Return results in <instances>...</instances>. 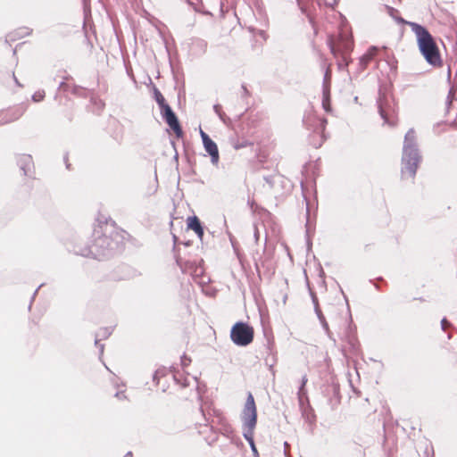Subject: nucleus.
<instances>
[{
    "mask_svg": "<svg viewBox=\"0 0 457 457\" xmlns=\"http://www.w3.org/2000/svg\"><path fill=\"white\" fill-rule=\"evenodd\" d=\"M64 162H65V163H66V167H67V169H70V163H68V158H67V156H64Z\"/></svg>",
    "mask_w": 457,
    "mask_h": 457,
    "instance_id": "50",
    "label": "nucleus"
},
{
    "mask_svg": "<svg viewBox=\"0 0 457 457\" xmlns=\"http://www.w3.org/2000/svg\"><path fill=\"white\" fill-rule=\"evenodd\" d=\"M153 94H154V98L156 101L157 104L159 105L160 109H162L164 106L168 105L164 96H162L161 91L156 87H154Z\"/></svg>",
    "mask_w": 457,
    "mask_h": 457,
    "instance_id": "21",
    "label": "nucleus"
},
{
    "mask_svg": "<svg viewBox=\"0 0 457 457\" xmlns=\"http://www.w3.org/2000/svg\"><path fill=\"white\" fill-rule=\"evenodd\" d=\"M17 164L22 170L24 176H31V170L34 167L31 155L20 154L17 158Z\"/></svg>",
    "mask_w": 457,
    "mask_h": 457,
    "instance_id": "10",
    "label": "nucleus"
},
{
    "mask_svg": "<svg viewBox=\"0 0 457 457\" xmlns=\"http://www.w3.org/2000/svg\"><path fill=\"white\" fill-rule=\"evenodd\" d=\"M243 436L250 444L253 440L254 429L257 424V408L253 395L248 392L241 413Z\"/></svg>",
    "mask_w": 457,
    "mask_h": 457,
    "instance_id": "4",
    "label": "nucleus"
},
{
    "mask_svg": "<svg viewBox=\"0 0 457 457\" xmlns=\"http://www.w3.org/2000/svg\"><path fill=\"white\" fill-rule=\"evenodd\" d=\"M320 322L322 326V328L325 330L327 336L335 342L336 340H335V338L332 337V335H331L328 324L326 320V318L320 320Z\"/></svg>",
    "mask_w": 457,
    "mask_h": 457,
    "instance_id": "29",
    "label": "nucleus"
},
{
    "mask_svg": "<svg viewBox=\"0 0 457 457\" xmlns=\"http://www.w3.org/2000/svg\"><path fill=\"white\" fill-rule=\"evenodd\" d=\"M204 150L211 156V162L212 164L216 165L219 162L220 155L219 150L216 143L211 138L206 137L205 142L203 144Z\"/></svg>",
    "mask_w": 457,
    "mask_h": 457,
    "instance_id": "12",
    "label": "nucleus"
},
{
    "mask_svg": "<svg viewBox=\"0 0 457 457\" xmlns=\"http://www.w3.org/2000/svg\"><path fill=\"white\" fill-rule=\"evenodd\" d=\"M287 447H289V445L287 444V442H285V443H284L285 454H287Z\"/></svg>",
    "mask_w": 457,
    "mask_h": 457,
    "instance_id": "52",
    "label": "nucleus"
},
{
    "mask_svg": "<svg viewBox=\"0 0 457 457\" xmlns=\"http://www.w3.org/2000/svg\"><path fill=\"white\" fill-rule=\"evenodd\" d=\"M176 262H177V264H178V265L182 269L181 261H180V259H179V258H177V259H176Z\"/></svg>",
    "mask_w": 457,
    "mask_h": 457,
    "instance_id": "51",
    "label": "nucleus"
},
{
    "mask_svg": "<svg viewBox=\"0 0 457 457\" xmlns=\"http://www.w3.org/2000/svg\"><path fill=\"white\" fill-rule=\"evenodd\" d=\"M254 337V330L252 326L244 321L236 322L230 330V339L237 346L249 345Z\"/></svg>",
    "mask_w": 457,
    "mask_h": 457,
    "instance_id": "5",
    "label": "nucleus"
},
{
    "mask_svg": "<svg viewBox=\"0 0 457 457\" xmlns=\"http://www.w3.org/2000/svg\"><path fill=\"white\" fill-rule=\"evenodd\" d=\"M421 161L416 133L413 129H410L404 136L403 154H402V177L409 176L414 179L419 163Z\"/></svg>",
    "mask_w": 457,
    "mask_h": 457,
    "instance_id": "3",
    "label": "nucleus"
},
{
    "mask_svg": "<svg viewBox=\"0 0 457 457\" xmlns=\"http://www.w3.org/2000/svg\"><path fill=\"white\" fill-rule=\"evenodd\" d=\"M31 33V29L29 28H21L13 32L9 33L6 36V42L15 41Z\"/></svg>",
    "mask_w": 457,
    "mask_h": 457,
    "instance_id": "18",
    "label": "nucleus"
},
{
    "mask_svg": "<svg viewBox=\"0 0 457 457\" xmlns=\"http://www.w3.org/2000/svg\"><path fill=\"white\" fill-rule=\"evenodd\" d=\"M112 330L109 328H102L96 333V338L97 339H106L109 336H111Z\"/></svg>",
    "mask_w": 457,
    "mask_h": 457,
    "instance_id": "27",
    "label": "nucleus"
},
{
    "mask_svg": "<svg viewBox=\"0 0 457 457\" xmlns=\"http://www.w3.org/2000/svg\"><path fill=\"white\" fill-rule=\"evenodd\" d=\"M194 232L197 235V237H199V239H201V240H202V238H203V237H204V228L202 227V228H200L199 230H195Z\"/></svg>",
    "mask_w": 457,
    "mask_h": 457,
    "instance_id": "42",
    "label": "nucleus"
},
{
    "mask_svg": "<svg viewBox=\"0 0 457 457\" xmlns=\"http://www.w3.org/2000/svg\"><path fill=\"white\" fill-rule=\"evenodd\" d=\"M442 330H446L447 328L451 327L452 324L449 322L446 318H443L440 322Z\"/></svg>",
    "mask_w": 457,
    "mask_h": 457,
    "instance_id": "33",
    "label": "nucleus"
},
{
    "mask_svg": "<svg viewBox=\"0 0 457 457\" xmlns=\"http://www.w3.org/2000/svg\"><path fill=\"white\" fill-rule=\"evenodd\" d=\"M331 84V71L329 69H327L323 77L322 82V90H326V88L330 90Z\"/></svg>",
    "mask_w": 457,
    "mask_h": 457,
    "instance_id": "26",
    "label": "nucleus"
},
{
    "mask_svg": "<svg viewBox=\"0 0 457 457\" xmlns=\"http://www.w3.org/2000/svg\"><path fill=\"white\" fill-rule=\"evenodd\" d=\"M190 362H191V359H190V358H188L187 355H185V354H184V355L181 357V365H182L183 367H187V366H188Z\"/></svg>",
    "mask_w": 457,
    "mask_h": 457,
    "instance_id": "35",
    "label": "nucleus"
},
{
    "mask_svg": "<svg viewBox=\"0 0 457 457\" xmlns=\"http://www.w3.org/2000/svg\"><path fill=\"white\" fill-rule=\"evenodd\" d=\"M124 457H132V453L131 452H128Z\"/></svg>",
    "mask_w": 457,
    "mask_h": 457,
    "instance_id": "55",
    "label": "nucleus"
},
{
    "mask_svg": "<svg viewBox=\"0 0 457 457\" xmlns=\"http://www.w3.org/2000/svg\"><path fill=\"white\" fill-rule=\"evenodd\" d=\"M337 66L339 70H344L349 65V56L345 54H338L337 56Z\"/></svg>",
    "mask_w": 457,
    "mask_h": 457,
    "instance_id": "25",
    "label": "nucleus"
},
{
    "mask_svg": "<svg viewBox=\"0 0 457 457\" xmlns=\"http://www.w3.org/2000/svg\"><path fill=\"white\" fill-rule=\"evenodd\" d=\"M297 397H298L299 406L303 411V416H306V419L309 420L308 412H307L306 408L304 407L305 403H309V399L307 396L306 389L304 388L303 390H301V388H298Z\"/></svg>",
    "mask_w": 457,
    "mask_h": 457,
    "instance_id": "16",
    "label": "nucleus"
},
{
    "mask_svg": "<svg viewBox=\"0 0 457 457\" xmlns=\"http://www.w3.org/2000/svg\"><path fill=\"white\" fill-rule=\"evenodd\" d=\"M115 396L119 399H124L126 398L125 394L123 391H119L115 394Z\"/></svg>",
    "mask_w": 457,
    "mask_h": 457,
    "instance_id": "44",
    "label": "nucleus"
},
{
    "mask_svg": "<svg viewBox=\"0 0 457 457\" xmlns=\"http://www.w3.org/2000/svg\"><path fill=\"white\" fill-rule=\"evenodd\" d=\"M307 381H308L307 376L306 375L303 376L302 380H301V385L299 386V388H301V390H303L305 388Z\"/></svg>",
    "mask_w": 457,
    "mask_h": 457,
    "instance_id": "41",
    "label": "nucleus"
},
{
    "mask_svg": "<svg viewBox=\"0 0 457 457\" xmlns=\"http://www.w3.org/2000/svg\"><path fill=\"white\" fill-rule=\"evenodd\" d=\"M378 49L377 47L375 46H372L370 47L368 52L365 54L366 55H370V60L373 59V57L375 56L376 53H377Z\"/></svg>",
    "mask_w": 457,
    "mask_h": 457,
    "instance_id": "37",
    "label": "nucleus"
},
{
    "mask_svg": "<svg viewBox=\"0 0 457 457\" xmlns=\"http://www.w3.org/2000/svg\"><path fill=\"white\" fill-rule=\"evenodd\" d=\"M45 97V91H37L33 94L32 96V100L34 102H40L44 99Z\"/></svg>",
    "mask_w": 457,
    "mask_h": 457,
    "instance_id": "30",
    "label": "nucleus"
},
{
    "mask_svg": "<svg viewBox=\"0 0 457 457\" xmlns=\"http://www.w3.org/2000/svg\"><path fill=\"white\" fill-rule=\"evenodd\" d=\"M370 55L363 54L359 59V70L361 71L366 69L368 63L370 62Z\"/></svg>",
    "mask_w": 457,
    "mask_h": 457,
    "instance_id": "28",
    "label": "nucleus"
},
{
    "mask_svg": "<svg viewBox=\"0 0 457 457\" xmlns=\"http://www.w3.org/2000/svg\"><path fill=\"white\" fill-rule=\"evenodd\" d=\"M447 337H448V339H451L452 338V335L449 334Z\"/></svg>",
    "mask_w": 457,
    "mask_h": 457,
    "instance_id": "57",
    "label": "nucleus"
},
{
    "mask_svg": "<svg viewBox=\"0 0 457 457\" xmlns=\"http://www.w3.org/2000/svg\"><path fill=\"white\" fill-rule=\"evenodd\" d=\"M161 115L169 127L174 131L177 137H183V130L179 124V119L171 107L168 104L160 109Z\"/></svg>",
    "mask_w": 457,
    "mask_h": 457,
    "instance_id": "6",
    "label": "nucleus"
},
{
    "mask_svg": "<svg viewBox=\"0 0 457 457\" xmlns=\"http://www.w3.org/2000/svg\"><path fill=\"white\" fill-rule=\"evenodd\" d=\"M163 375V372L162 370H156L154 375H153V380L154 382H155L156 384L159 383V378L160 376H162Z\"/></svg>",
    "mask_w": 457,
    "mask_h": 457,
    "instance_id": "36",
    "label": "nucleus"
},
{
    "mask_svg": "<svg viewBox=\"0 0 457 457\" xmlns=\"http://www.w3.org/2000/svg\"><path fill=\"white\" fill-rule=\"evenodd\" d=\"M411 31L416 35L419 50L426 62L434 67L442 65L438 46L430 32L422 25L409 22Z\"/></svg>",
    "mask_w": 457,
    "mask_h": 457,
    "instance_id": "2",
    "label": "nucleus"
},
{
    "mask_svg": "<svg viewBox=\"0 0 457 457\" xmlns=\"http://www.w3.org/2000/svg\"><path fill=\"white\" fill-rule=\"evenodd\" d=\"M255 269H256V271L259 273L260 272V267H259V263L258 262H255Z\"/></svg>",
    "mask_w": 457,
    "mask_h": 457,
    "instance_id": "54",
    "label": "nucleus"
},
{
    "mask_svg": "<svg viewBox=\"0 0 457 457\" xmlns=\"http://www.w3.org/2000/svg\"><path fill=\"white\" fill-rule=\"evenodd\" d=\"M309 213H310V211H309V204L308 202L306 203V214H307V220H309Z\"/></svg>",
    "mask_w": 457,
    "mask_h": 457,
    "instance_id": "48",
    "label": "nucleus"
},
{
    "mask_svg": "<svg viewBox=\"0 0 457 457\" xmlns=\"http://www.w3.org/2000/svg\"><path fill=\"white\" fill-rule=\"evenodd\" d=\"M311 296H312V303H313V307L314 308L320 307L318 297L316 296V295L313 292H311Z\"/></svg>",
    "mask_w": 457,
    "mask_h": 457,
    "instance_id": "39",
    "label": "nucleus"
},
{
    "mask_svg": "<svg viewBox=\"0 0 457 457\" xmlns=\"http://www.w3.org/2000/svg\"><path fill=\"white\" fill-rule=\"evenodd\" d=\"M254 238L256 241H258V239H259V231H258L257 228H255V229H254Z\"/></svg>",
    "mask_w": 457,
    "mask_h": 457,
    "instance_id": "46",
    "label": "nucleus"
},
{
    "mask_svg": "<svg viewBox=\"0 0 457 457\" xmlns=\"http://www.w3.org/2000/svg\"><path fill=\"white\" fill-rule=\"evenodd\" d=\"M187 228L193 231L199 230L203 227L199 218L195 215L187 218Z\"/></svg>",
    "mask_w": 457,
    "mask_h": 457,
    "instance_id": "20",
    "label": "nucleus"
},
{
    "mask_svg": "<svg viewBox=\"0 0 457 457\" xmlns=\"http://www.w3.org/2000/svg\"><path fill=\"white\" fill-rule=\"evenodd\" d=\"M328 45L330 49L331 54L337 58L338 54H345L349 56L352 51V43L343 37H340L337 45L334 43V39L329 37L328 39Z\"/></svg>",
    "mask_w": 457,
    "mask_h": 457,
    "instance_id": "8",
    "label": "nucleus"
},
{
    "mask_svg": "<svg viewBox=\"0 0 457 457\" xmlns=\"http://www.w3.org/2000/svg\"><path fill=\"white\" fill-rule=\"evenodd\" d=\"M387 13L392 17L398 24H408L410 21H405L403 18L398 15V10L389 5L385 6Z\"/></svg>",
    "mask_w": 457,
    "mask_h": 457,
    "instance_id": "19",
    "label": "nucleus"
},
{
    "mask_svg": "<svg viewBox=\"0 0 457 457\" xmlns=\"http://www.w3.org/2000/svg\"><path fill=\"white\" fill-rule=\"evenodd\" d=\"M314 312H315V313H316L317 318L319 319V320H321V319H323V318H325V316L323 315V313H322V312H321V310H320V307H316V308H314Z\"/></svg>",
    "mask_w": 457,
    "mask_h": 457,
    "instance_id": "40",
    "label": "nucleus"
},
{
    "mask_svg": "<svg viewBox=\"0 0 457 457\" xmlns=\"http://www.w3.org/2000/svg\"><path fill=\"white\" fill-rule=\"evenodd\" d=\"M249 445H250V448H251V451L253 453V457H259V453H258V450H257L256 445L254 444V441H252L249 444Z\"/></svg>",
    "mask_w": 457,
    "mask_h": 457,
    "instance_id": "34",
    "label": "nucleus"
},
{
    "mask_svg": "<svg viewBox=\"0 0 457 457\" xmlns=\"http://www.w3.org/2000/svg\"><path fill=\"white\" fill-rule=\"evenodd\" d=\"M59 90H62L63 92H71L72 95L86 97V90L85 88L79 86H69L64 82H61L58 87Z\"/></svg>",
    "mask_w": 457,
    "mask_h": 457,
    "instance_id": "15",
    "label": "nucleus"
},
{
    "mask_svg": "<svg viewBox=\"0 0 457 457\" xmlns=\"http://www.w3.org/2000/svg\"><path fill=\"white\" fill-rule=\"evenodd\" d=\"M357 101H358V97H357V96H355V97H354V102H357Z\"/></svg>",
    "mask_w": 457,
    "mask_h": 457,
    "instance_id": "58",
    "label": "nucleus"
},
{
    "mask_svg": "<svg viewBox=\"0 0 457 457\" xmlns=\"http://www.w3.org/2000/svg\"><path fill=\"white\" fill-rule=\"evenodd\" d=\"M333 386L334 394H335V395L338 394V392H339V387H338V386H337V385H336V384H333V386Z\"/></svg>",
    "mask_w": 457,
    "mask_h": 457,
    "instance_id": "45",
    "label": "nucleus"
},
{
    "mask_svg": "<svg viewBox=\"0 0 457 457\" xmlns=\"http://www.w3.org/2000/svg\"><path fill=\"white\" fill-rule=\"evenodd\" d=\"M263 179L266 181V183H267V184H269V186H270V187H273V185H274V179H273V176H270V175H269V176H264V177H263Z\"/></svg>",
    "mask_w": 457,
    "mask_h": 457,
    "instance_id": "38",
    "label": "nucleus"
},
{
    "mask_svg": "<svg viewBox=\"0 0 457 457\" xmlns=\"http://www.w3.org/2000/svg\"><path fill=\"white\" fill-rule=\"evenodd\" d=\"M43 285H40L34 292L33 295H32V300L34 299V297L36 296V295L37 294V291L38 289L42 287Z\"/></svg>",
    "mask_w": 457,
    "mask_h": 457,
    "instance_id": "49",
    "label": "nucleus"
},
{
    "mask_svg": "<svg viewBox=\"0 0 457 457\" xmlns=\"http://www.w3.org/2000/svg\"><path fill=\"white\" fill-rule=\"evenodd\" d=\"M241 88H242V93H241L242 99L248 98L250 96V92L247 89L246 86L245 84H242Z\"/></svg>",
    "mask_w": 457,
    "mask_h": 457,
    "instance_id": "32",
    "label": "nucleus"
},
{
    "mask_svg": "<svg viewBox=\"0 0 457 457\" xmlns=\"http://www.w3.org/2000/svg\"><path fill=\"white\" fill-rule=\"evenodd\" d=\"M378 112H379L380 117L384 120V121L386 123L391 125L392 123L389 120L387 112H386V111L385 109V106H384L383 100L381 98H379L378 100Z\"/></svg>",
    "mask_w": 457,
    "mask_h": 457,
    "instance_id": "23",
    "label": "nucleus"
},
{
    "mask_svg": "<svg viewBox=\"0 0 457 457\" xmlns=\"http://www.w3.org/2000/svg\"><path fill=\"white\" fill-rule=\"evenodd\" d=\"M31 33V29L29 28H21L13 32L9 33L6 36V42L15 41Z\"/></svg>",
    "mask_w": 457,
    "mask_h": 457,
    "instance_id": "17",
    "label": "nucleus"
},
{
    "mask_svg": "<svg viewBox=\"0 0 457 457\" xmlns=\"http://www.w3.org/2000/svg\"><path fill=\"white\" fill-rule=\"evenodd\" d=\"M95 345L99 349V359L101 360L102 356L104 354V344H100V339L96 338L95 339Z\"/></svg>",
    "mask_w": 457,
    "mask_h": 457,
    "instance_id": "31",
    "label": "nucleus"
},
{
    "mask_svg": "<svg viewBox=\"0 0 457 457\" xmlns=\"http://www.w3.org/2000/svg\"><path fill=\"white\" fill-rule=\"evenodd\" d=\"M267 351L268 355L264 359L265 365L269 367V370L273 373L274 370L273 367L277 362V358L275 353H273V342L270 340L267 341Z\"/></svg>",
    "mask_w": 457,
    "mask_h": 457,
    "instance_id": "14",
    "label": "nucleus"
},
{
    "mask_svg": "<svg viewBox=\"0 0 457 457\" xmlns=\"http://www.w3.org/2000/svg\"><path fill=\"white\" fill-rule=\"evenodd\" d=\"M305 127L309 130L320 135L324 138V131L327 125V119L324 117H318L313 113H309L303 117V120Z\"/></svg>",
    "mask_w": 457,
    "mask_h": 457,
    "instance_id": "7",
    "label": "nucleus"
},
{
    "mask_svg": "<svg viewBox=\"0 0 457 457\" xmlns=\"http://www.w3.org/2000/svg\"><path fill=\"white\" fill-rule=\"evenodd\" d=\"M173 239H174V243H176L177 237H176V236H173Z\"/></svg>",
    "mask_w": 457,
    "mask_h": 457,
    "instance_id": "56",
    "label": "nucleus"
},
{
    "mask_svg": "<svg viewBox=\"0 0 457 457\" xmlns=\"http://www.w3.org/2000/svg\"><path fill=\"white\" fill-rule=\"evenodd\" d=\"M107 226L104 230L102 227L96 228L93 233L94 241L91 245L74 248L76 254L102 260L120 252L123 247V236L118 231L112 230L107 234Z\"/></svg>",
    "mask_w": 457,
    "mask_h": 457,
    "instance_id": "1",
    "label": "nucleus"
},
{
    "mask_svg": "<svg viewBox=\"0 0 457 457\" xmlns=\"http://www.w3.org/2000/svg\"><path fill=\"white\" fill-rule=\"evenodd\" d=\"M344 340L348 345L349 351L352 353H355L359 348V342L355 334V331L353 329L351 326H348L345 331V335L344 337Z\"/></svg>",
    "mask_w": 457,
    "mask_h": 457,
    "instance_id": "11",
    "label": "nucleus"
},
{
    "mask_svg": "<svg viewBox=\"0 0 457 457\" xmlns=\"http://www.w3.org/2000/svg\"><path fill=\"white\" fill-rule=\"evenodd\" d=\"M137 271L127 264H121L117 266L110 274L112 280L120 281L133 278L136 277Z\"/></svg>",
    "mask_w": 457,
    "mask_h": 457,
    "instance_id": "9",
    "label": "nucleus"
},
{
    "mask_svg": "<svg viewBox=\"0 0 457 457\" xmlns=\"http://www.w3.org/2000/svg\"><path fill=\"white\" fill-rule=\"evenodd\" d=\"M213 111L219 116V118L220 119V120L223 123L227 124L230 120L229 118L227 117L225 112L222 111V107L220 104H214Z\"/></svg>",
    "mask_w": 457,
    "mask_h": 457,
    "instance_id": "24",
    "label": "nucleus"
},
{
    "mask_svg": "<svg viewBox=\"0 0 457 457\" xmlns=\"http://www.w3.org/2000/svg\"><path fill=\"white\" fill-rule=\"evenodd\" d=\"M6 124V120L3 119V116L0 115V126Z\"/></svg>",
    "mask_w": 457,
    "mask_h": 457,
    "instance_id": "47",
    "label": "nucleus"
},
{
    "mask_svg": "<svg viewBox=\"0 0 457 457\" xmlns=\"http://www.w3.org/2000/svg\"><path fill=\"white\" fill-rule=\"evenodd\" d=\"M200 136H201V138H202V141H203V144L205 142V138L206 137H210L204 131H203L202 129H200Z\"/></svg>",
    "mask_w": 457,
    "mask_h": 457,
    "instance_id": "43",
    "label": "nucleus"
},
{
    "mask_svg": "<svg viewBox=\"0 0 457 457\" xmlns=\"http://www.w3.org/2000/svg\"><path fill=\"white\" fill-rule=\"evenodd\" d=\"M24 112L25 110L22 106H18L6 111H2L0 112V115L3 116L4 120H6L7 124L20 119L23 115Z\"/></svg>",
    "mask_w": 457,
    "mask_h": 457,
    "instance_id": "13",
    "label": "nucleus"
},
{
    "mask_svg": "<svg viewBox=\"0 0 457 457\" xmlns=\"http://www.w3.org/2000/svg\"><path fill=\"white\" fill-rule=\"evenodd\" d=\"M12 76H13V79H14L15 83H16L18 86L21 87V85L19 83L18 79H16V77H15L14 73L12 74Z\"/></svg>",
    "mask_w": 457,
    "mask_h": 457,
    "instance_id": "53",
    "label": "nucleus"
},
{
    "mask_svg": "<svg viewBox=\"0 0 457 457\" xmlns=\"http://www.w3.org/2000/svg\"><path fill=\"white\" fill-rule=\"evenodd\" d=\"M322 107L327 112L331 111L330 90L328 88H326V90H322Z\"/></svg>",
    "mask_w": 457,
    "mask_h": 457,
    "instance_id": "22",
    "label": "nucleus"
}]
</instances>
